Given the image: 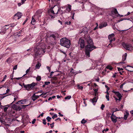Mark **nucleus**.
Segmentation results:
<instances>
[{
    "instance_id": "f257e3e1",
    "label": "nucleus",
    "mask_w": 133,
    "mask_h": 133,
    "mask_svg": "<svg viewBox=\"0 0 133 133\" xmlns=\"http://www.w3.org/2000/svg\"><path fill=\"white\" fill-rule=\"evenodd\" d=\"M87 45L85 46V54L87 56H90V52L94 49L96 48L95 46L93 45V43L91 38L89 37L87 39Z\"/></svg>"
},
{
    "instance_id": "f03ea898",
    "label": "nucleus",
    "mask_w": 133,
    "mask_h": 133,
    "mask_svg": "<svg viewBox=\"0 0 133 133\" xmlns=\"http://www.w3.org/2000/svg\"><path fill=\"white\" fill-rule=\"evenodd\" d=\"M60 44L68 48L70 47L71 43L69 40L65 38H63L60 40Z\"/></svg>"
},
{
    "instance_id": "7ed1b4c3",
    "label": "nucleus",
    "mask_w": 133,
    "mask_h": 133,
    "mask_svg": "<svg viewBox=\"0 0 133 133\" xmlns=\"http://www.w3.org/2000/svg\"><path fill=\"white\" fill-rule=\"evenodd\" d=\"M35 83L33 82L30 84L25 85L24 84V86L27 90L29 91L32 89L35 86Z\"/></svg>"
},
{
    "instance_id": "20e7f679",
    "label": "nucleus",
    "mask_w": 133,
    "mask_h": 133,
    "mask_svg": "<svg viewBox=\"0 0 133 133\" xmlns=\"http://www.w3.org/2000/svg\"><path fill=\"white\" fill-rule=\"evenodd\" d=\"M114 34H111L109 35L108 36V38L110 40V43L109 44V45H110L111 47L113 46L112 44H111L112 42L113 41H115V38H114Z\"/></svg>"
},
{
    "instance_id": "39448f33",
    "label": "nucleus",
    "mask_w": 133,
    "mask_h": 133,
    "mask_svg": "<svg viewBox=\"0 0 133 133\" xmlns=\"http://www.w3.org/2000/svg\"><path fill=\"white\" fill-rule=\"evenodd\" d=\"M122 45L127 50H132V46L131 44L123 43Z\"/></svg>"
},
{
    "instance_id": "423d86ee",
    "label": "nucleus",
    "mask_w": 133,
    "mask_h": 133,
    "mask_svg": "<svg viewBox=\"0 0 133 133\" xmlns=\"http://www.w3.org/2000/svg\"><path fill=\"white\" fill-rule=\"evenodd\" d=\"M59 10L58 7H54L52 9L51 8L49 11H50L51 13L53 14V15H55L58 13Z\"/></svg>"
},
{
    "instance_id": "0eeeda50",
    "label": "nucleus",
    "mask_w": 133,
    "mask_h": 133,
    "mask_svg": "<svg viewBox=\"0 0 133 133\" xmlns=\"http://www.w3.org/2000/svg\"><path fill=\"white\" fill-rule=\"evenodd\" d=\"M78 43L80 45V47L82 48H84L85 46V42L84 40L82 39H80Z\"/></svg>"
},
{
    "instance_id": "6e6552de",
    "label": "nucleus",
    "mask_w": 133,
    "mask_h": 133,
    "mask_svg": "<svg viewBox=\"0 0 133 133\" xmlns=\"http://www.w3.org/2000/svg\"><path fill=\"white\" fill-rule=\"evenodd\" d=\"M22 16V13L20 12H18L14 15V19H18L21 18Z\"/></svg>"
},
{
    "instance_id": "1a4fd4ad",
    "label": "nucleus",
    "mask_w": 133,
    "mask_h": 133,
    "mask_svg": "<svg viewBox=\"0 0 133 133\" xmlns=\"http://www.w3.org/2000/svg\"><path fill=\"white\" fill-rule=\"evenodd\" d=\"M111 118L113 122L115 123L116 122V117L115 115H114V112L112 114L111 117Z\"/></svg>"
},
{
    "instance_id": "9d476101",
    "label": "nucleus",
    "mask_w": 133,
    "mask_h": 133,
    "mask_svg": "<svg viewBox=\"0 0 133 133\" xmlns=\"http://www.w3.org/2000/svg\"><path fill=\"white\" fill-rule=\"evenodd\" d=\"M127 56V54L125 53L124 55H123L122 61L120 62V63H125L124 61L126 60Z\"/></svg>"
},
{
    "instance_id": "9b49d317",
    "label": "nucleus",
    "mask_w": 133,
    "mask_h": 133,
    "mask_svg": "<svg viewBox=\"0 0 133 133\" xmlns=\"http://www.w3.org/2000/svg\"><path fill=\"white\" fill-rule=\"evenodd\" d=\"M15 25H14V24H8L5 26H4L3 28L4 29L6 30L9 29V28L8 26H9L10 27H14Z\"/></svg>"
},
{
    "instance_id": "f8f14e48",
    "label": "nucleus",
    "mask_w": 133,
    "mask_h": 133,
    "mask_svg": "<svg viewBox=\"0 0 133 133\" xmlns=\"http://www.w3.org/2000/svg\"><path fill=\"white\" fill-rule=\"evenodd\" d=\"M122 96L117 91V101H120L121 100Z\"/></svg>"
},
{
    "instance_id": "ddd939ff",
    "label": "nucleus",
    "mask_w": 133,
    "mask_h": 133,
    "mask_svg": "<svg viewBox=\"0 0 133 133\" xmlns=\"http://www.w3.org/2000/svg\"><path fill=\"white\" fill-rule=\"evenodd\" d=\"M39 96H39L36 95L35 94H34L32 97V99L33 101H34L37 99L38 98Z\"/></svg>"
},
{
    "instance_id": "4468645a",
    "label": "nucleus",
    "mask_w": 133,
    "mask_h": 133,
    "mask_svg": "<svg viewBox=\"0 0 133 133\" xmlns=\"http://www.w3.org/2000/svg\"><path fill=\"white\" fill-rule=\"evenodd\" d=\"M107 25V23H104L103 24H100L99 26V29H101L103 27H105Z\"/></svg>"
},
{
    "instance_id": "2eb2a0df",
    "label": "nucleus",
    "mask_w": 133,
    "mask_h": 133,
    "mask_svg": "<svg viewBox=\"0 0 133 133\" xmlns=\"http://www.w3.org/2000/svg\"><path fill=\"white\" fill-rule=\"evenodd\" d=\"M129 115V113L128 110L125 111V112L124 114V119L126 120L127 119L128 116Z\"/></svg>"
},
{
    "instance_id": "dca6fc26",
    "label": "nucleus",
    "mask_w": 133,
    "mask_h": 133,
    "mask_svg": "<svg viewBox=\"0 0 133 133\" xmlns=\"http://www.w3.org/2000/svg\"><path fill=\"white\" fill-rule=\"evenodd\" d=\"M4 107V112H6L7 111V110L8 109L9 107L10 106V104H8L6 105L3 106Z\"/></svg>"
},
{
    "instance_id": "f3484780",
    "label": "nucleus",
    "mask_w": 133,
    "mask_h": 133,
    "mask_svg": "<svg viewBox=\"0 0 133 133\" xmlns=\"http://www.w3.org/2000/svg\"><path fill=\"white\" fill-rule=\"evenodd\" d=\"M14 106L15 107V109L17 110L18 111H20L22 109V108L21 105L19 106L16 105H14Z\"/></svg>"
},
{
    "instance_id": "a211bd4d",
    "label": "nucleus",
    "mask_w": 133,
    "mask_h": 133,
    "mask_svg": "<svg viewBox=\"0 0 133 133\" xmlns=\"http://www.w3.org/2000/svg\"><path fill=\"white\" fill-rule=\"evenodd\" d=\"M27 101L26 99H24L23 100H22L19 101L17 102L16 104H18V102H21V104H25V102Z\"/></svg>"
},
{
    "instance_id": "6ab92c4d",
    "label": "nucleus",
    "mask_w": 133,
    "mask_h": 133,
    "mask_svg": "<svg viewBox=\"0 0 133 133\" xmlns=\"http://www.w3.org/2000/svg\"><path fill=\"white\" fill-rule=\"evenodd\" d=\"M71 10V6L70 5H68V6L66 8V11L68 12Z\"/></svg>"
},
{
    "instance_id": "aec40b11",
    "label": "nucleus",
    "mask_w": 133,
    "mask_h": 133,
    "mask_svg": "<svg viewBox=\"0 0 133 133\" xmlns=\"http://www.w3.org/2000/svg\"><path fill=\"white\" fill-rule=\"evenodd\" d=\"M127 67H129L131 68H130L129 69H127L126 68L125 69L126 70H127L128 71H130V72H132L133 71V68L130 65H127Z\"/></svg>"
},
{
    "instance_id": "412c9836",
    "label": "nucleus",
    "mask_w": 133,
    "mask_h": 133,
    "mask_svg": "<svg viewBox=\"0 0 133 133\" xmlns=\"http://www.w3.org/2000/svg\"><path fill=\"white\" fill-rule=\"evenodd\" d=\"M111 13L112 15H116V9H115L114 10L112 11Z\"/></svg>"
},
{
    "instance_id": "4be33fe9",
    "label": "nucleus",
    "mask_w": 133,
    "mask_h": 133,
    "mask_svg": "<svg viewBox=\"0 0 133 133\" xmlns=\"http://www.w3.org/2000/svg\"><path fill=\"white\" fill-rule=\"evenodd\" d=\"M97 97H95L94 98L92 99V103H94L96 102L97 101Z\"/></svg>"
},
{
    "instance_id": "5701e85b",
    "label": "nucleus",
    "mask_w": 133,
    "mask_h": 133,
    "mask_svg": "<svg viewBox=\"0 0 133 133\" xmlns=\"http://www.w3.org/2000/svg\"><path fill=\"white\" fill-rule=\"evenodd\" d=\"M36 22V21L35 20L34 18L33 17H32V21L31 23L33 25H34L35 24Z\"/></svg>"
},
{
    "instance_id": "b1692460",
    "label": "nucleus",
    "mask_w": 133,
    "mask_h": 133,
    "mask_svg": "<svg viewBox=\"0 0 133 133\" xmlns=\"http://www.w3.org/2000/svg\"><path fill=\"white\" fill-rule=\"evenodd\" d=\"M41 65L40 63L38 62L37 64H36V68L37 69H38L41 66Z\"/></svg>"
},
{
    "instance_id": "393cba45",
    "label": "nucleus",
    "mask_w": 133,
    "mask_h": 133,
    "mask_svg": "<svg viewBox=\"0 0 133 133\" xmlns=\"http://www.w3.org/2000/svg\"><path fill=\"white\" fill-rule=\"evenodd\" d=\"M5 30L3 29H2L1 31H0V33L1 34H5Z\"/></svg>"
},
{
    "instance_id": "a878e982",
    "label": "nucleus",
    "mask_w": 133,
    "mask_h": 133,
    "mask_svg": "<svg viewBox=\"0 0 133 133\" xmlns=\"http://www.w3.org/2000/svg\"><path fill=\"white\" fill-rule=\"evenodd\" d=\"M128 20V19L126 18H121L119 20H118V21H117V23H118L119 22H120L121 21H123V20Z\"/></svg>"
},
{
    "instance_id": "bb28decb",
    "label": "nucleus",
    "mask_w": 133,
    "mask_h": 133,
    "mask_svg": "<svg viewBox=\"0 0 133 133\" xmlns=\"http://www.w3.org/2000/svg\"><path fill=\"white\" fill-rule=\"evenodd\" d=\"M36 80L38 81H39L41 79V76H37L36 78Z\"/></svg>"
},
{
    "instance_id": "cd10ccee",
    "label": "nucleus",
    "mask_w": 133,
    "mask_h": 133,
    "mask_svg": "<svg viewBox=\"0 0 133 133\" xmlns=\"http://www.w3.org/2000/svg\"><path fill=\"white\" fill-rule=\"evenodd\" d=\"M71 98V96H67L65 98V99H69Z\"/></svg>"
},
{
    "instance_id": "c85d7f7f",
    "label": "nucleus",
    "mask_w": 133,
    "mask_h": 133,
    "mask_svg": "<svg viewBox=\"0 0 133 133\" xmlns=\"http://www.w3.org/2000/svg\"><path fill=\"white\" fill-rule=\"evenodd\" d=\"M87 122V121L86 120H85L84 119H83L81 121V123L82 124H84L86 122Z\"/></svg>"
},
{
    "instance_id": "c756f323",
    "label": "nucleus",
    "mask_w": 133,
    "mask_h": 133,
    "mask_svg": "<svg viewBox=\"0 0 133 133\" xmlns=\"http://www.w3.org/2000/svg\"><path fill=\"white\" fill-rule=\"evenodd\" d=\"M109 93L108 94H107L106 95L105 97L107 99V100L109 101Z\"/></svg>"
},
{
    "instance_id": "7c9ffc66",
    "label": "nucleus",
    "mask_w": 133,
    "mask_h": 133,
    "mask_svg": "<svg viewBox=\"0 0 133 133\" xmlns=\"http://www.w3.org/2000/svg\"><path fill=\"white\" fill-rule=\"evenodd\" d=\"M46 119L47 120L48 122H49L50 121L51 118L49 116H48L46 118Z\"/></svg>"
},
{
    "instance_id": "2f4dec72",
    "label": "nucleus",
    "mask_w": 133,
    "mask_h": 133,
    "mask_svg": "<svg viewBox=\"0 0 133 133\" xmlns=\"http://www.w3.org/2000/svg\"><path fill=\"white\" fill-rule=\"evenodd\" d=\"M106 68L107 69H109L110 70H111L112 69V68L111 66L109 65L107 66L106 67Z\"/></svg>"
},
{
    "instance_id": "473e14b6",
    "label": "nucleus",
    "mask_w": 133,
    "mask_h": 133,
    "mask_svg": "<svg viewBox=\"0 0 133 133\" xmlns=\"http://www.w3.org/2000/svg\"><path fill=\"white\" fill-rule=\"evenodd\" d=\"M29 105V104L26 105H21V108H23L24 109L26 108V107L28 106Z\"/></svg>"
},
{
    "instance_id": "72a5a7b5",
    "label": "nucleus",
    "mask_w": 133,
    "mask_h": 133,
    "mask_svg": "<svg viewBox=\"0 0 133 133\" xmlns=\"http://www.w3.org/2000/svg\"><path fill=\"white\" fill-rule=\"evenodd\" d=\"M57 117V114H54L53 116H52V118L54 119L55 118H56Z\"/></svg>"
},
{
    "instance_id": "f704fd0d",
    "label": "nucleus",
    "mask_w": 133,
    "mask_h": 133,
    "mask_svg": "<svg viewBox=\"0 0 133 133\" xmlns=\"http://www.w3.org/2000/svg\"><path fill=\"white\" fill-rule=\"evenodd\" d=\"M106 114L107 117H109L110 115H111V113L108 112Z\"/></svg>"
},
{
    "instance_id": "c9c22d12",
    "label": "nucleus",
    "mask_w": 133,
    "mask_h": 133,
    "mask_svg": "<svg viewBox=\"0 0 133 133\" xmlns=\"http://www.w3.org/2000/svg\"><path fill=\"white\" fill-rule=\"evenodd\" d=\"M109 129L108 128H107L106 129H104V130H103L102 131V132L103 133H104V131L106 132L107 131H108L109 130Z\"/></svg>"
},
{
    "instance_id": "e433bc0d",
    "label": "nucleus",
    "mask_w": 133,
    "mask_h": 133,
    "mask_svg": "<svg viewBox=\"0 0 133 133\" xmlns=\"http://www.w3.org/2000/svg\"><path fill=\"white\" fill-rule=\"evenodd\" d=\"M118 70V71H123V69L122 68H117Z\"/></svg>"
},
{
    "instance_id": "4c0bfd02",
    "label": "nucleus",
    "mask_w": 133,
    "mask_h": 133,
    "mask_svg": "<svg viewBox=\"0 0 133 133\" xmlns=\"http://www.w3.org/2000/svg\"><path fill=\"white\" fill-rule=\"evenodd\" d=\"M6 77L7 75H5L2 81V82L4 81H5L6 79Z\"/></svg>"
},
{
    "instance_id": "58836bf2",
    "label": "nucleus",
    "mask_w": 133,
    "mask_h": 133,
    "mask_svg": "<svg viewBox=\"0 0 133 133\" xmlns=\"http://www.w3.org/2000/svg\"><path fill=\"white\" fill-rule=\"evenodd\" d=\"M30 67L26 71V74H25L24 75V76L26 74H27L28 72H29V71H30Z\"/></svg>"
},
{
    "instance_id": "ea45409f",
    "label": "nucleus",
    "mask_w": 133,
    "mask_h": 133,
    "mask_svg": "<svg viewBox=\"0 0 133 133\" xmlns=\"http://www.w3.org/2000/svg\"><path fill=\"white\" fill-rule=\"evenodd\" d=\"M50 83L49 81L45 82V84L46 85H48Z\"/></svg>"
},
{
    "instance_id": "a19ab883",
    "label": "nucleus",
    "mask_w": 133,
    "mask_h": 133,
    "mask_svg": "<svg viewBox=\"0 0 133 133\" xmlns=\"http://www.w3.org/2000/svg\"><path fill=\"white\" fill-rule=\"evenodd\" d=\"M43 123L44 125H45L46 124V120L45 119H43Z\"/></svg>"
},
{
    "instance_id": "79ce46f5",
    "label": "nucleus",
    "mask_w": 133,
    "mask_h": 133,
    "mask_svg": "<svg viewBox=\"0 0 133 133\" xmlns=\"http://www.w3.org/2000/svg\"><path fill=\"white\" fill-rule=\"evenodd\" d=\"M124 72V71H118V74H119L120 75H122V73Z\"/></svg>"
},
{
    "instance_id": "37998d69",
    "label": "nucleus",
    "mask_w": 133,
    "mask_h": 133,
    "mask_svg": "<svg viewBox=\"0 0 133 133\" xmlns=\"http://www.w3.org/2000/svg\"><path fill=\"white\" fill-rule=\"evenodd\" d=\"M105 107V106L104 105L102 104L101 105V109L102 110H103V109Z\"/></svg>"
},
{
    "instance_id": "c03bdc74",
    "label": "nucleus",
    "mask_w": 133,
    "mask_h": 133,
    "mask_svg": "<svg viewBox=\"0 0 133 133\" xmlns=\"http://www.w3.org/2000/svg\"><path fill=\"white\" fill-rule=\"evenodd\" d=\"M124 84V83H123L122 84L120 85V86H119L120 88L121 89H122L123 88V87Z\"/></svg>"
},
{
    "instance_id": "a18cd8bd",
    "label": "nucleus",
    "mask_w": 133,
    "mask_h": 133,
    "mask_svg": "<svg viewBox=\"0 0 133 133\" xmlns=\"http://www.w3.org/2000/svg\"><path fill=\"white\" fill-rule=\"evenodd\" d=\"M17 68V65H15L14 66V67H13V70H16Z\"/></svg>"
},
{
    "instance_id": "49530a36",
    "label": "nucleus",
    "mask_w": 133,
    "mask_h": 133,
    "mask_svg": "<svg viewBox=\"0 0 133 133\" xmlns=\"http://www.w3.org/2000/svg\"><path fill=\"white\" fill-rule=\"evenodd\" d=\"M71 23V22L70 21H69V22H66L65 23V24H67V25H70Z\"/></svg>"
},
{
    "instance_id": "de8ad7c7",
    "label": "nucleus",
    "mask_w": 133,
    "mask_h": 133,
    "mask_svg": "<svg viewBox=\"0 0 133 133\" xmlns=\"http://www.w3.org/2000/svg\"><path fill=\"white\" fill-rule=\"evenodd\" d=\"M78 89H81L82 90L83 89V88L82 86H79V85H78Z\"/></svg>"
},
{
    "instance_id": "09e8293b",
    "label": "nucleus",
    "mask_w": 133,
    "mask_h": 133,
    "mask_svg": "<svg viewBox=\"0 0 133 133\" xmlns=\"http://www.w3.org/2000/svg\"><path fill=\"white\" fill-rule=\"evenodd\" d=\"M115 24H112V26L113 27V29L114 30H116V28L115 27H114V26H115Z\"/></svg>"
},
{
    "instance_id": "8fccbe9b",
    "label": "nucleus",
    "mask_w": 133,
    "mask_h": 133,
    "mask_svg": "<svg viewBox=\"0 0 133 133\" xmlns=\"http://www.w3.org/2000/svg\"><path fill=\"white\" fill-rule=\"evenodd\" d=\"M94 90L95 92V93L97 92V91H98V89H94Z\"/></svg>"
},
{
    "instance_id": "3c124183",
    "label": "nucleus",
    "mask_w": 133,
    "mask_h": 133,
    "mask_svg": "<svg viewBox=\"0 0 133 133\" xmlns=\"http://www.w3.org/2000/svg\"><path fill=\"white\" fill-rule=\"evenodd\" d=\"M46 68L48 69V70L49 71V72H50V68L49 66H47Z\"/></svg>"
},
{
    "instance_id": "603ef678",
    "label": "nucleus",
    "mask_w": 133,
    "mask_h": 133,
    "mask_svg": "<svg viewBox=\"0 0 133 133\" xmlns=\"http://www.w3.org/2000/svg\"><path fill=\"white\" fill-rule=\"evenodd\" d=\"M36 120L35 119H34L32 121V124H34L35 123V121H36Z\"/></svg>"
},
{
    "instance_id": "864d4df0",
    "label": "nucleus",
    "mask_w": 133,
    "mask_h": 133,
    "mask_svg": "<svg viewBox=\"0 0 133 133\" xmlns=\"http://www.w3.org/2000/svg\"><path fill=\"white\" fill-rule=\"evenodd\" d=\"M10 90L9 89H8L6 90V93L4 94H3L4 95L6 93H8L9 91Z\"/></svg>"
},
{
    "instance_id": "5fc2aeb1",
    "label": "nucleus",
    "mask_w": 133,
    "mask_h": 133,
    "mask_svg": "<svg viewBox=\"0 0 133 133\" xmlns=\"http://www.w3.org/2000/svg\"><path fill=\"white\" fill-rule=\"evenodd\" d=\"M96 24H97V26L94 29V30H95L97 28V27L98 26V24L97 23H96Z\"/></svg>"
},
{
    "instance_id": "6e6d98bb",
    "label": "nucleus",
    "mask_w": 133,
    "mask_h": 133,
    "mask_svg": "<svg viewBox=\"0 0 133 133\" xmlns=\"http://www.w3.org/2000/svg\"><path fill=\"white\" fill-rule=\"evenodd\" d=\"M71 13L72 14V18L73 19H74L75 13Z\"/></svg>"
},
{
    "instance_id": "4d7b16f0",
    "label": "nucleus",
    "mask_w": 133,
    "mask_h": 133,
    "mask_svg": "<svg viewBox=\"0 0 133 133\" xmlns=\"http://www.w3.org/2000/svg\"><path fill=\"white\" fill-rule=\"evenodd\" d=\"M46 93H47L46 92L44 93L43 92L40 95H39V96H42V95H45L46 94Z\"/></svg>"
},
{
    "instance_id": "13d9d810",
    "label": "nucleus",
    "mask_w": 133,
    "mask_h": 133,
    "mask_svg": "<svg viewBox=\"0 0 133 133\" xmlns=\"http://www.w3.org/2000/svg\"><path fill=\"white\" fill-rule=\"evenodd\" d=\"M109 89H110V88L109 87H108L107 88V91H106V92L107 94H108V91L109 90Z\"/></svg>"
},
{
    "instance_id": "bf43d9fd",
    "label": "nucleus",
    "mask_w": 133,
    "mask_h": 133,
    "mask_svg": "<svg viewBox=\"0 0 133 133\" xmlns=\"http://www.w3.org/2000/svg\"><path fill=\"white\" fill-rule=\"evenodd\" d=\"M54 122H53L52 123V124H50V125H51V128H52L54 126Z\"/></svg>"
},
{
    "instance_id": "052dcab7",
    "label": "nucleus",
    "mask_w": 133,
    "mask_h": 133,
    "mask_svg": "<svg viewBox=\"0 0 133 133\" xmlns=\"http://www.w3.org/2000/svg\"><path fill=\"white\" fill-rule=\"evenodd\" d=\"M130 14V12H128L127 14L125 15H124V16H126L129 15Z\"/></svg>"
},
{
    "instance_id": "680f3d73",
    "label": "nucleus",
    "mask_w": 133,
    "mask_h": 133,
    "mask_svg": "<svg viewBox=\"0 0 133 133\" xmlns=\"http://www.w3.org/2000/svg\"><path fill=\"white\" fill-rule=\"evenodd\" d=\"M71 72H72L73 73H75V72H74V69H72V68L71 69Z\"/></svg>"
},
{
    "instance_id": "e2e57ef3",
    "label": "nucleus",
    "mask_w": 133,
    "mask_h": 133,
    "mask_svg": "<svg viewBox=\"0 0 133 133\" xmlns=\"http://www.w3.org/2000/svg\"><path fill=\"white\" fill-rule=\"evenodd\" d=\"M27 20H28V19H27V18H26V19L25 21L23 23V24H24L26 23V22L27 21Z\"/></svg>"
},
{
    "instance_id": "0e129e2a",
    "label": "nucleus",
    "mask_w": 133,
    "mask_h": 133,
    "mask_svg": "<svg viewBox=\"0 0 133 133\" xmlns=\"http://www.w3.org/2000/svg\"><path fill=\"white\" fill-rule=\"evenodd\" d=\"M97 94H98V92H97V93L95 92V97H97Z\"/></svg>"
},
{
    "instance_id": "69168bd1",
    "label": "nucleus",
    "mask_w": 133,
    "mask_h": 133,
    "mask_svg": "<svg viewBox=\"0 0 133 133\" xmlns=\"http://www.w3.org/2000/svg\"><path fill=\"white\" fill-rule=\"evenodd\" d=\"M58 114L60 115V116L62 117H63V115L62 114H61V113L60 112H58Z\"/></svg>"
},
{
    "instance_id": "338daca9",
    "label": "nucleus",
    "mask_w": 133,
    "mask_h": 133,
    "mask_svg": "<svg viewBox=\"0 0 133 133\" xmlns=\"http://www.w3.org/2000/svg\"><path fill=\"white\" fill-rule=\"evenodd\" d=\"M58 119H59V120L60 121H61V119L59 118H57V119H55V121H57V120Z\"/></svg>"
},
{
    "instance_id": "774afa93",
    "label": "nucleus",
    "mask_w": 133,
    "mask_h": 133,
    "mask_svg": "<svg viewBox=\"0 0 133 133\" xmlns=\"http://www.w3.org/2000/svg\"><path fill=\"white\" fill-rule=\"evenodd\" d=\"M130 112L132 114V115L133 116V110H132L131 111H130Z\"/></svg>"
}]
</instances>
